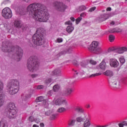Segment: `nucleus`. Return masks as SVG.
Here are the masks:
<instances>
[{
  "instance_id": "f257e3e1",
  "label": "nucleus",
  "mask_w": 127,
  "mask_h": 127,
  "mask_svg": "<svg viewBox=\"0 0 127 127\" xmlns=\"http://www.w3.org/2000/svg\"><path fill=\"white\" fill-rule=\"evenodd\" d=\"M30 16L40 22H46L49 18L47 7L43 4L35 2L30 4L27 8Z\"/></svg>"
},
{
  "instance_id": "f03ea898",
  "label": "nucleus",
  "mask_w": 127,
  "mask_h": 127,
  "mask_svg": "<svg viewBox=\"0 0 127 127\" xmlns=\"http://www.w3.org/2000/svg\"><path fill=\"white\" fill-rule=\"evenodd\" d=\"M45 33V30L44 29L39 28L37 29L36 34L33 36V42L36 45L40 46L44 44V39L43 38V35Z\"/></svg>"
},
{
  "instance_id": "7ed1b4c3",
  "label": "nucleus",
  "mask_w": 127,
  "mask_h": 127,
  "mask_svg": "<svg viewBox=\"0 0 127 127\" xmlns=\"http://www.w3.org/2000/svg\"><path fill=\"white\" fill-rule=\"evenodd\" d=\"M2 50L4 52H11L14 50L15 54L19 59L18 61H19L21 58H22V56H23V50L21 49V48L18 46L15 47L13 46L9 47L6 45L4 46V43H2Z\"/></svg>"
},
{
  "instance_id": "20e7f679",
  "label": "nucleus",
  "mask_w": 127,
  "mask_h": 127,
  "mask_svg": "<svg viewBox=\"0 0 127 127\" xmlns=\"http://www.w3.org/2000/svg\"><path fill=\"white\" fill-rule=\"evenodd\" d=\"M38 62H37V57L35 56L30 57L28 60L27 63V69L30 72H36L38 70Z\"/></svg>"
},
{
  "instance_id": "39448f33",
  "label": "nucleus",
  "mask_w": 127,
  "mask_h": 127,
  "mask_svg": "<svg viewBox=\"0 0 127 127\" xmlns=\"http://www.w3.org/2000/svg\"><path fill=\"white\" fill-rule=\"evenodd\" d=\"M19 91V82L16 79H13L8 85V92L10 95H15Z\"/></svg>"
},
{
  "instance_id": "423d86ee",
  "label": "nucleus",
  "mask_w": 127,
  "mask_h": 127,
  "mask_svg": "<svg viewBox=\"0 0 127 127\" xmlns=\"http://www.w3.org/2000/svg\"><path fill=\"white\" fill-rule=\"evenodd\" d=\"M1 14L2 16H3L5 19H9V18L12 17V12L11 11V9L7 7L4 8L2 10Z\"/></svg>"
},
{
  "instance_id": "0eeeda50",
  "label": "nucleus",
  "mask_w": 127,
  "mask_h": 127,
  "mask_svg": "<svg viewBox=\"0 0 127 127\" xmlns=\"http://www.w3.org/2000/svg\"><path fill=\"white\" fill-rule=\"evenodd\" d=\"M53 6L58 11L63 12L66 9V5H65L63 2L55 1L53 3Z\"/></svg>"
},
{
  "instance_id": "6e6552de",
  "label": "nucleus",
  "mask_w": 127,
  "mask_h": 127,
  "mask_svg": "<svg viewBox=\"0 0 127 127\" xmlns=\"http://www.w3.org/2000/svg\"><path fill=\"white\" fill-rule=\"evenodd\" d=\"M53 103L56 105V106H65L67 107L68 106V102L65 99H63L61 98L55 97L53 100Z\"/></svg>"
},
{
  "instance_id": "1a4fd4ad",
  "label": "nucleus",
  "mask_w": 127,
  "mask_h": 127,
  "mask_svg": "<svg viewBox=\"0 0 127 127\" xmlns=\"http://www.w3.org/2000/svg\"><path fill=\"white\" fill-rule=\"evenodd\" d=\"M98 45L99 42L97 41H93L88 47V49L90 51H95V50H96V51H100L101 48H98Z\"/></svg>"
},
{
  "instance_id": "9d476101",
  "label": "nucleus",
  "mask_w": 127,
  "mask_h": 127,
  "mask_svg": "<svg viewBox=\"0 0 127 127\" xmlns=\"http://www.w3.org/2000/svg\"><path fill=\"white\" fill-rule=\"evenodd\" d=\"M17 116H18V114L17 113L16 109L8 110L7 117L9 119H15Z\"/></svg>"
},
{
  "instance_id": "9b49d317",
  "label": "nucleus",
  "mask_w": 127,
  "mask_h": 127,
  "mask_svg": "<svg viewBox=\"0 0 127 127\" xmlns=\"http://www.w3.org/2000/svg\"><path fill=\"white\" fill-rule=\"evenodd\" d=\"M36 103H39L41 102V104L43 103V106L45 107V108H47L49 104L48 102H46V100H44V97L43 96H40L36 99Z\"/></svg>"
},
{
  "instance_id": "f8f14e48",
  "label": "nucleus",
  "mask_w": 127,
  "mask_h": 127,
  "mask_svg": "<svg viewBox=\"0 0 127 127\" xmlns=\"http://www.w3.org/2000/svg\"><path fill=\"white\" fill-rule=\"evenodd\" d=\"M72 92H73V89H72L71 86H66L64 88V94L66 96H70L72 94Z\"/></svg>"
},
{
  "instance_id": "ddd939ff",
  "label": "nucleus",
  "mask_w": 127,
  "mask_h": 127,
  "mask_svg": "<svg viewBox=\"0 0 127 127\" xmlns=\"http://www.w3.org/2000/svg\"><path fill=\"white\" fill-rule=\"evenodd\" d=\"M119 61L116 59H111L110 60V65L111 67L117 68L119 66Z\"/></svg>"
},
{
  "instance_id": "4468645a",
  "label": "nucleus",
  "mask_w": 127,
  "mask_h": 127,
  "mask_svg": "<svg viewBox=\"0 0 127 127\" xmlns=\"http://www.w3.org/2000/svg\"><path fill=\"white\" fill-rule=\"evenodd\" d=\"M127 51V48L125 47L117 48L114 50L115 52H116V53H119V54H123L124 52H125V51Z\"/></svg>"
},
{
  "instance_id": "2eb2a0df",
  "label": "nucleus",
  "mask_w": 127,
  "mask_h": 127,
  "mask_svg": "<svg viewBox=\"0 0 127 127\" xmlns=\"http://www.w3.org/2000/svg\"><path fill=\"white\" fill-rule=\"evenodd\" d=\"M79 65H80L81 67H83V68L88 67L89 66V65H90V64H89V60H87L81 62L79 63Z\"/></svg>"
},
{
  "instance_id": "dca6fc26",
  "label": "nucleus",
  "mask_w": 127,
  "mask_h": 127,
  "mask_svg": "<svg viewBox=\"0 0 127 127\" xmlns=\"http://www.w3.org/2000/svg\"><path fill=\"white\" fill-rule=\"evenodd\" d=\"M109 18V15L104 14L101 15L98 18V20L102 22V21H105V20H107Z\"/></svg>"
},
{
  "instance_id": "f3484780",
  "label": "nucleus",
  "mask_w": 127,
  "mask_h": 127,
  "mask_svg": "<svg viewBox=\"0 0 127 127\" xmlns=\"http://www.w3.org/2000/svg\"><path fill=\"white\" fill-rule=\"evenodd\" d=\"M106 60H107V58L103 59L99 65V67L102 70H105L106 69Z\"/></svg>"
},
{
  "instance_id": "a211bd4d",
  "label": "nucleus",
  "mask_w": 127,
  "mask_h": 127,
  "mask_svg": "<svg viewBox=\"0 0 127 127\" xmlns=\"http://www.w3.org/2000/svg\"><path fill=\"white\" fill-rule=\"evenodd\" d=\"M86 116H85L86 120L84 121L83 123V127H90L91 126V121H90V119L86 118Z\"/></svg>"
},
{
  "instance_id": "6ab92c4d",
  "label": "nucleus",
  "mask_w": 127,
  "mask_h": 127,
  "mask_svg": "<svg viewBox=\"0 0 127 127\" xmlns=\"http://www.w3.org/2000/svg\"><path fill=\"white\" fill-rule=\"evenodd\" d=\"M21 21L18 20H15L14 21V26L17 28H20L21 27Z\"/></svg>"
},
{
  "instance_id": "aec40b11",
  "label": "nucleus",
  "mask_w": 127,
  "mask_h": 127,
  "mask_svg": "<svg viewBox=\"0 0 127 127\" xmlns=\"http://www.w3.org/2000/svg\"><path fill=\"white\" fill-rule=\"evenodd\" d=\"M74 29V26H73L72 25H69L67 26L66 28V32H67V33H69L70 34L72 33V32H73Z\"/></svg>"
},
{
  "instance_id": "412c9836",
  "label": "nucleus",
  "mask_w": 127,
  "mask_h": 127,
  "mask_svg": "<svg viewBox=\"0 0 127 127\" xmlns=\"http://www.w3.org/2000/svg\"><path fill=\"white\" fill-rule=\"evenodd\" d=\"M52 75H55L56 76H61L62 73H61V70L59 69H56L53 71L52 72Z\"/></svg>"
},
{
  "instance_id": "4be33fe9",
  "label": "nucleus",
  "mask_w": 127,
  "mask_h": 127,
  "mask_svg": "<svg viewBox=\"0 0 127 127\" xmlns=\"http://www.w3.org/2000/svg\"><path fill=\"white\" fill-rule=\"evenodd\" d=\"M8 111H11L12 110H16L15 108V105L13 103H10L8 105Z\"/></svg>"
},
{
  "instance_id": "5701e85b",
  "label": "nucleus",
  "mask_w": 127,
  "mask_h": 127,
  "mask_svg": "<svg viewBox=\"0 0 127 127\" xmlns=\"http://www.w3.org/2000/svg\"><path fill=\"white\" fill-rule=\"evenodd\" d=\"M104 74L109 77H113L114 76V72L112 70H108L104 72Z\"/></svg>"
},
{
  "instance_id": "b1692460",
  "label": "nucleus",
  "mask_w": 127,
  "mask_h": 127,
  "mask_svg": "<svg viewBox=\"0 0 127 127\" xmlns=\"http://www.w3.org/2000/svg\"><path fill=\"white\" fill-rule=\"evenodd\" d=\"M7 122L5 120H1L0 122V127H8Z\"/></svg>"
},
{
  "instance_id": "393cba45",
  "label": "nucleus",
  "mask_w": 127,
  "mask_h": 127,
  "mask_svg": "<svg viewBox=\"0 0 127 127\" xmlns=\"http://www.w3.org/2000/svg\"><path fill=\"white\" fill-rule=\"evenodd\" d=\"M85 74V71H79L78 70H74V74L77 75V76H82L83 75H84Z\"/></svg>"
},
{
  "instance_id": "a878e982",
  "label": "nucleus",
  "mask_w": 127,
  "mask_h": 127,
  "mask_svg": "<svg viewBox=\"0 0 127 127\" xmlns=\"http://www.w3.org/2000/svg\"><path fill=\"white\" fill-rule=\"evenodd\" d=\"M53 89L54 92H58V90H60V85L56 84L53 86Z\"/></svg>"
},
{
  "instance_id": "bb28decb",
  "label": "nucleus",
  "mask_w": 127,
  "mask_h": 127,
  "mask_svg": "<svg viewBox=\"0 0 127 127\" xmlns=\"http://www.w3.org/2000/svg\"><path fill=\"white\" fill-rule=\"evenodd\" d=\"M119 61L121 64V65H124L125 63H126V59H125V57H121L119 58Z\"/></svg>"
},
{
  "instance_id": "cd10ccee",
  "label": "nucleus",
  "mask_w": 127,
  "mask_h": 127,
  "mask_svg": "<svg viewBox=\"0 0 127 127\" xmlns=\"http://www.w3.org/2000/svg\"><path fill=\"white\" fill-rule=\"evenodd\" d=\"M52 114H53V111L52 110L47 111L45 113V116H51Z\"/></svg>"
},
{
  "instance_id": "c85d7f7f",
  "label": "nucleus",
  "mask_w": 127,
  "mask_h": 127,
  "mask_svg": "<svg viewBox=\"0 0 127 127\" xmlns=\"http://www.w3.org/2000/svg\"><path fill=\"white\" fill-rule=\"evenodd\" d=\"M86 120V118H83L81 117H77L76 118V121L78 122V123H81L82 122H84Z\"/></svg>"
},
{
  "instance_id": "c756f323",
  "label": "nucleus",
  "mask_w": 127,
  "mask_h": 127,
  "mask_svg": "<svg viewBox=\"0 0 127 127\" xmlns=\"http://www.w3.org/2000/svg\"><path fill=\"white\" fill-rule=\"evenodd\" d=\"M124 126L127 127V121H124L119 124L120 127H124Z\"/></svg>"
},
{
  "instance_id": "7c9ffc66",
  "label": "nucleus",
  "mask_w": 127,
  "mask_h": 127,
  "mask_svg": "<svg viewBox=\"0 0 127 127\" xmlns=\"http://www.w3.org/2000/svg\"><path fill=\"white\" fill-rule=\"evenodd\" d=\"M85 9H86V6H85L84 5H82L79 7L78 11L79 12L83 11V10H85Z\"/></svg>"
},
{
  "instance_id": "2f4dec72",
  "label": "nucleus",
  "mask_w": 127,
  "mask_h": 127,
  "mask_svg": "<svg viewBox=\"0 0 127 127\" xmlns=\"http://www.w3.org/2000/svg\"><path fill=\"white\" fill-rule=\"evenodd\" d=\"M65 111H66V109H65V108L61 107L58 109L57 112L58 113H63V112H65Z\"/></svg>"
},
{
  "instance_id": "473e14b6",
  "label": "nucleus",
  "mask_w": 127,
  "mask_h": 127,
  "mask_svg": "<svg viewBox=\"0 0 127 127\" xmlns=\"http://www.w3.org/2000/svg\"><path fill=\"white\" fill-rule=\"evenodd\" d=\"M101 74L102 73L100 72L96 73L95 74H92L89 76V78H93V77H97V76H100Z\"/></svg>"
},
{
  "instance_id": "72a5a7b5",
  "label": "nucleus",
  "mask_w": 127,
  "mask_h": 127,
  "mask_svg": "<svg viewBox=\"0 0 127 127\" xmlns=\"http://www.w3.org/2000/svg\"><path fill=\"white\" fill-rule=\"evenodd\" d=\"M52 81V79H51V78H47L45 80V84L46 85H48L50 84V83H51Z\"/></svg>"
},
{
  "instance_id": "f704fd0d",
  "label": "nucleus",
  "mask_w": 127,
  "mask_h": 127,
  "mask_svg": "<svg viewBox=\"0 0 127 127\" xmlns=\"http://www.w3.org/2000/svg\"><path fill=\"white\" fill-rule=\"evenodd\" d=\"M75 110L79 113H84V110H83L81 107H77L75 108Z\"/></svg>"
},
{
  "instance_id": "c9c22d12",
  "label": "nucleus",
  "mask_w": 127,
  "mask_h": 127,
  "mask_svg": "<svg viewBox=\"0 0 127 127\" xmlns=\"http://www.w3.org/2000/svg\"><path fill=\"white\" fill-rule=\"evenodd\" d=\"M86 68L88 72H93L94 70H95V68L94 67H93L92 66H90V65H88V66Z\"/></svg>"
},
{
  "instance_id": "e433bc0d",
  "label": "nucleus",
  "mask_w": 127,
  "mask_h": 127,
  "mask_svg": "<svg viewBox=\"0 0 127 127\" xmlns=\"http://www.w3.org/2000/svg\"><path fill=\"white\" fill-rule=\"evenodd\" d=\"M75 122H76L74 120H71L68 122V126H74L75 125Z\"/></svg>"
},
{
  "instance_id": "4c0bfd02",
  "label": "nucleus",
  "mask_w": 127,
  "mask_h": 127,
  "mask_svg": "<svg viewBox=\"0 0 127 127\" xmlns=\"http://www.w3.org/2000/svg\"><path fill=\"white\" fill-rule=\"evenodd\" d=\"M115 40V36H114L112 35H109V41L110 42H113Z\"/></svg>"
},
{
  "instance_id": "58836bf2",
  "label": "nucleus",
  "mask_w": 127,
  "mask_h": 127,
  "mask_svg": "<svg viewBox=\"0 0 127 127\" xmlns=\"http://www.w3.org/2000/svg\"><path fill=\"white\" fill-rule=\"evenodd\" d=\"M82 20V18L81 17H78L75 20L76 24H79L80 21Z\"/></svg>"
},
{
  "instance_id": "ea45409f",
  "label": "nucleus",
  "mask_w": 127,
  "mask_h": 127,
  "mask_svg": "<svg viewBox=\"0 0 127 127\" xmlns=\"http://www.w3.org/2000/svg\"><path fill=\"white\" fill-rule=\"evenodd\" d=\"M56 116H57V115L54 114L53 113H53L51 115V120H55L56 118Z\"/></svg>"
},
{
  "instance_id": "a19ab883",
  "label": "nucleus",
  "mask_w": 127,
  "mask_h": 127,
  "mask_svg": "<svg viewBox=\"0 0 127 127\" xmlns=\"http://www.w3.org/2000/svg\"><path fill=\"white\" fill-rule=\"evenodd\" d=\"M56 42L61 43V42H63V39L62 38H59L56 40Z\"/></svg>"
},
{
  "instance_id": "79ce46f5",
  "label": "nucleus",
  "mask_w": 127,
  "mask_h": 127,
  "mask_svg": "<svg viewBox=\"0 0 127 127\" xmlns=\"http://www.w3.org/2000/svg\"><path fill=\"white\" fill-rule=\"evenodd\" d=\"M89 63L90 64H92V65H96V64H97V62H96V61L92 60L90 61H89Z\"/></svg>"
},
{
  "instance_id": "37998d69",
  "label": "nucleus",
  "mask_w": 127,
  "mask_h": 127,
  "mask_svg": "<svg viewBox=\"0 0 127 127\" xmlns=\"http://www.w3.org/2000/svg\"><path fill=\"white\" fill-rule=\"evenodd\" d=\"M72 64H73V65L75 66H79V63H78V61L76 60H73L72 61Z\"/></svg>"
},
{
  "instance_id": "c03bdc74",
  "label": "nucleus",
  "mask_w": 127,
  "mask_h": 127,
  "mask_svg": "<svg viewBox=\"0 0 127 127\" xmlns=\"http://www.w3.org/2000/svg\"><path fill=\"white\" fill-rule=\"evenodd\" d=\"M114 29L115 32H122V31H123L122 29H120L119 28H115Z\"/></svg>"
},
{
  "instance_id": "a18cd8bd",
  "label": "nucleus",
  "mask_w": 127,
  "mask_h": 127,
  "mask_svg": "<svg viewBox=\"0 0 127 127\" xmlns=\"http://www.w3.org/2000/svg\"><path fill=\"white\" fill-rule=\"evenodd\" d=\"M64 24L65 25H68V26H70V25H72V22H71V21H67L66 22H65L64 23Z\"/></svg>"
},
{
  "instance_id": "49530a36",
  "label": "nucleus",
  "mask_w": 127,
  "mask_h": 127,
  "mask_svg": "<svg viewBox=\"0 0 127 127\" xmlns=\"http://www.w3.org/2000/svg\"><path fill=\"white\" fill-rule=\"evenodd\" d=\"M95 9H96V7L95 6H93L91 7L89 10H88V11L89 12H92V11H94V10H95Z\"/></svg>"
},
{
  "instance_id": "de8ad7c7",
  "label": "nucleus",
  "mask_w": 127,
  "mask_h": 127,
  "mask_svg": "<svg viewBox=\"0 0 127 127\" xmlns=\"http://www.w3.org/2000/svg\"><path fill=\"white\" fill-rule=\"evenodd\" d=\"M119 84L118 83V85H117V82H114L113 84V86L114 88H117V89H118V88H120L119 86Z\"/></svg>"
},
{
  "instance_id": "09e8293b",
  "label": "nucleus",
  "mask_w": 127,
  "mask_h": 127,
  "mask_svg": "<svg viewBox=\"0 0 127 127\" xmlns=\"http://www.w3.org/2000/svg\"><path fill=\"white\" fill-rule=\"evenodd\" d=\"M44 88V86H43V85H40L37 86V89L38 90H41V89H43Z\"/></svg>"
},
{
  "instance_id": "8fccbe9b",
  "label": "nucleus",
  "mask_w": 127,
  "mask_h": 127,
  "mask_svg": "<svg viewBox=\"0 0 127 127\" xmlns=\"http://www.w3.org/2000/svg\"><path fill=\"white\" fill-rule=\"evenodd\" d=\"M30 76L31 77V78H37V77H38V74H31Z\"/></svg>"
},
{
  "instance_id": "3c124183",
  "label": "nucleus",
  "mask_w": 127,
  "mask_h": 127,
  "mask_svg": "<svg viewBox=\"0 0 127 127\" xmlns=\"http://www.w3.org/2000/svg\"><path fill=\"white\" fill-rule=\"evenodd\" d=\"M48 95L49 97H51V96H52V95H53V91L50 90L49 92H48Z\"/></svg>"
},
{
  "instance_id": "603ef678",
  "label": "nucleus",
  "mask_w": 127,
  "mask_h": 127,
  "mask_svg": "<svg viewBox=\"0 0 127 127\" xmlns=\"http://www.w3.org/2000/svg\"><path fill=\"white\" fill-rule=\"evenodd\" d=\"M34 117H33V116H31L29 118V121H30V122H34Z\"/></svg>"
},
{
  "instance_id": "864d4df0",
  "label": "nucleus",
  "mask_w": 127,
  "mask_h": 127,
  "mask_svg": "<svg viewBox=\"0 0 127 127\" xmlns=\"http://www.w3.org/2000/svg\"><path fill=\"white\" fill-rule=\"evenodd\" d=\"M109 32H110V33H114L116 32L115 31V28L109 29Z\"/></svg>"
},
{
  "instance_id": "5fc2aeb1",
  "label": "nucleus",
  "mask_w": 127,
  "mask_h": 127,
  "mask_svg": "<svg viewBox=\"0 0 127 127\" xmlns=\"http://www.w3.org/2000/svg\"><path fill=\"white\" fill-rule=\"evenodd\" d=\"M9 2H10V1L6 0L3 2V3H4V4H6V3H9Z\"/></svg>"
},
{
  "instance_id": "6e6d98bb",
  "label": "nucleus",
  "mask_w": 127,
  "mask_h": 127,
  "mask_svg": "<svg viewBox=\"0 0 127 127\" xmlns=\"http://www.w3.org/2000/svg\"><path fill=\"white\" fill-rule=\"evenodd\" d=\"M35 121L36 124H39V123H40V121H39V119H36Z\"/></svg>"
},
{
  "instance_id": "4d7b16f0",
  "label": "nucleus",
  "mask_w": 127,
  "mask_h": 127,
  "mask_svg": "<svg viewBox=\"0 0 127 127\" xmlns=\"http://www.w3.org/2000/svg\"><path fill=\"white\" fill-rule=\"evenodd\" d=\"M85 15H86V14L85 13H82L81 14H80V16L81 17H83L84 16H85Z\"/></svg>"
},
{
  "instance_id": "13d9d810",
  "label": "nucleus",
  "mask_w": 127,
  "mask_h": 127,
  "mask_svg": "<svg viewBox=\"0 0 127 127\" xmlns=\"http://www.w3.org/2000/svg\"><path fill=\"white\" fill-rule=\"evenodd\" d=\"M111 10H112V8H111V7H108L107 8V11H111Z\"/></svg>"
},
{
  "instance_id": "bf43d9fd",
  "label": "nucleus",
  "mask_w": 127,
  "mask_h": 127,
  "mask_svg": "<svg viewBox=\"0 0 127 127\" xmlns=\"http://www.w3.org/2000/svg\"><path fill=\"white\" fill-rule=\"evenodd\" d=\"M40 127H44V124L42 123H40Z\"/></svg>"
},
{
  "instance_id": "052dcab7",
  "label": "nucleus",
  "mask_w": 127,
  "mask_h": 127,
  "mask_svg": "<svg viewBox=\"0 0 127 127\" xmlns=\"http://www.w3.org/2000/svg\"><path fill=\"white\" fill-rule=\"evenodd\" d=\"M70 19V20H71L72 21H75V18H74V17H71Z\"/></svg>"
},
{
  "instance_id": "680f3d73",
  "label": "nucleus",
  "mask_w": 127,
  "mask_h": 127,
  "mask_svg": "<svg viewBox=\"0 0 127 127\" xmlns=\"http://www.w3.org/2000/svg\"><path fill=\"white\" fill-rule=\"evenodd\" d=\"M114 50L113 48H109L108 50V52H111V51H113Z\"/></svg>"
},
{
  "instance_id": "e2e57ef3",
  "label": "nucleus",
  "mask_w": 127,
  "mask_h": 127,
  "mask_svg": "<svg viewBox=\"0 0 127 127\" xmlns=\"http://www.w3.org/2000/svg\"><path fill=\"white\" fill-rule=\"evenodd\" d=\"M110 24L111 25H115V21H112L111 23H110Z\"/></svg>"
},
{
  "instance_id": "0e129e2a",
  "label": "nucleus",
  "mask_w": 127,
  "mask_h": 127,
  "mask_svg": "<svg viewBox=\"0 0 127 127\" xmlns=\"http://www.w3.org/2000/svg\"><path fill=\"white\" fill-rule=\"evenodd\" d=\"M90 106L89 104H87L86 106V107L87 108V109H89V108H90Z\"/></svg>"
},
{
  "instance_id": "69168bd1",
  "label": "nucleus",
  "mask_w": 127,
  "mask_h": 127,
  "mask_svg": "<svg viewBox=\"0 0 127 127\" xmlns=\"http://www.w3.org/2000/svg\"><path fill=\"white\" fill-rule=\"evenodd\" d=\"M33 127H39V126H38V125H36V124H34V125L33 126Z\"/></svg>"
},
{
  "instance_id": "338daca9",
  "label": "nucleus",
  "mask_w": 127,
  "mask_h": 127,
  "mask_svg": "<svg viewBox=\"0 0 127 127\" xmlns=\"http://www.w3.org/2000/svg\"><path fill=\"white\" fill-rule=\"evenodd\" d=\"M71 51H72V50L69 49L67 51L68 53H71Z\"/></svg>"
},
{
  "instance_id": "774afa93",
  "label": "nucleus",
  "mask_w": 127,
  "mask_h": 127,
  "mask_svg": "<svg viewBox=\"0 0 127 127\" xmlns=\"http://www.w3.org/2000/svg\"><path fill=\"white\" fill-rule=\"evenodd\" d=\"M97 127H106V126H97Z\"/></svg>"
}]
</instances>
